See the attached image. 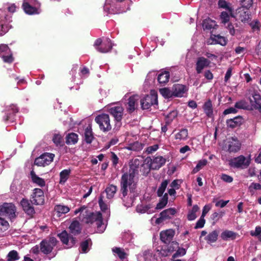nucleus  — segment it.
I'll use <instances>...</instances> for the list:
<instances>
[{"label":"nucleus","mask_w":261,"mask_h":261,"mask_svg":"<svg viewBox=\"0 0 261 261\" xmlns=\"http://www.w3.org/2000/svg\"><path fill=\"white\" fill-rule=\"evenodd\" d=\"M249 189L251 192L253 191V190H261V185L259 183L252 182L250 185Z\"/></svg>","instance_id":"obj_62"},{"label":"nucleus","mask_w":261,"mask_h":261,"mask_svg":"<svg viewBox=\"0 0 261 261\" xmlns=\"http://www.w3.org/2000/svg\"><path fill=\"white\" fill-rule=\"evenodd\" d=\"M139 100L138 95H133L128 98L125 106L126 111L129 114L133 113L137 109Z\"/></svg>","instance_id":"obj_15"},{"label":"nucleus","mask_w":261,"mask_h":261,"mask_svg":"<svg viewBox=\"0 0 261 261\" xmlns=\"http://www.w3.org/2000/svg\"><path fill=\"white\" fill-rule=\"evenodd\" d=\"M32 181L38 186L43 187L45 185V181L44 179L38 176L35 172L32 170L30 173Z\"/></svg>","instance_id":"obj_29"},{"label":"nucleus","mask_w":261,"mask_h":261,"mask_svg":"<svg viewBox=\"0 0 261 261\" xmlns=\"http://www.w3.org/2000/svg\"><path fill=\"white\" fill-rule=\"evenodd\" d=\"M175 234L173 229H169L160 232V239L165 244H169Z\"/></svg>","instance_id":"obj_18"},{"label":"nucleus","mask_w":261,"mask_h":261,"mask_svg":"<svg viewBox=\"0 0 261 261\" xmlns=\"http://www.w3.org/2000/svg\"><path fill=\"white\" fill-rule=\"evenodd\" d=\"M253 0H242L241 5L242 7L249 9L252 5Z\"/></svg>","instance_id":"obj_58"},{"label":"nucleus","mask_w":261,"mask_h":261,"mask_svg":"<svg viewBox=\"0 0 261 261\" xmlns=\"http://www.w3.org/2000/svg\"><path fill=\"white\" fill-rule=\"evenodd\" d=\"M19 259V256L18 255V253L14 250L10 251L7 256V261H15L18 260Z\"/></svg>","instance_id":"obj_48"},{"label":"nucleus","mask_w":261,"mask_h":261,"mask_svg":"<svg viewBox=\"0 0 261 261\" xmlns=\"http://www.w3.org/2000/svg\"><path fill=\"white\" fill-rule=\"evenodd\" d=\"M179 247L178 243L176 241H172L168 246L167 248L168 249L169 252L171 253L173 251L177 250V248Z\"/></svg>","instance_id":"obj_54"},{"label":"nucleus","mask_w":261,"mask_h":261,"mask_svg":"<svg viewBox=\"0 0 261 261\" xmlns=\"http://www.w3.org/2000/svg\"><path fill=\"white\" fill-rule=\"evenodd\" d=\"M94 137L92 132V127L89 125L85 129L84 140L87 144H91Z\"/></svg>","instance_id":"obj_26"},{"label":"nucleus","mask_w":261,"mask_h":261,"mask_svg":"<svg viewBox=\"0 0 261 261\" xmlns=\"http://www.w3.org/2000/svg\"><path fill=\"white\" fill-rule=\"evenodd\" d=\"M250 161L244 155H240L229 161V164L233 168H247L250 164Z\"/></svg>","instance_id":"obj_9"},{"label":"nucleus","mask_w":261,"mask_h":261,"mask_svg":"<svg viewBox=\"0 0 261 261\" xmlns=\"http://www.w3.org/2000/svg\"><path fill=\"white\" fill-rule=\"evenodd\" d=\"M218 6L220 8H224L228 10L231 16H234V13L232 8L228 5V4L225 1L219 0L218 1Z\"/></svg>","instance_id":"obj_44"},{"label":"nucleus","mask_w":261,"mask_h":261,"mask_svg":"<svg viewBox=\"0 0 261 261\" xmlns=\"http://www.w3.org/2000/svg\"><path fill=\"white\" fill-rule=\"evenodd\" d=\"M158 148L159 145L158 144H154L147 147L146 149V152L147 154H150L157 150Z\"/></svg>","instance_id":"obj_57"},{"label":"nucleus","mask_w":261,"mask_h":261,"mask_svg":"<svg viewBox=\"0 0 261 261\" xmlns=\"http://www.w3.org/2000/svg\"><path fill=\"white\" fill-rule=\"evenodd\" d=\"M55 154L51 153L45 152L37 158L34 164L38 166H45L50 164L53 161Z\"/></svg>","instance_id":"obj_11"},{"label":"nucleus","mask_w":261,"mask_h":261,"mask_svg":"<svg viewBox=\"0 0 261 261\" xmlns=\"http://www.w3.org/2000/svg\"><path fill=\"white\" fill-rule=\"evenodd\" d=\"M188 136V131L186 128L181 129L179 132L177 133L175 136V138L176 140H186Z\"/></svg>","instance_id":"obj_42"},{"label":"nucleus","mask_w":261,"mask_h":261,"mask_svg":"<svg viewBox=\"0 0 261 261\" xmlns=\"http://www.w3.org/2000/svg\"><path fill=\"white\" fill-rule=\"evenodd\" d=\"M235 108L238 109H247V107L245 101L241 100L235 103Z\"/></svg>","instance_id":"obj_61"},{"label":"nucleus","mask_w":261,"mask_h":261,"mask_svg":"<svg viewBox=\"0 0 261 261\" xmlns=\"http://www.w3.org/2000/svg\"><path fill=\"white\" fill-rule=\"evenodd\" d=\"M18 112V110L17 108L14 105H12L9 107H7L5 111V115L3 117V121L7 122L11 120L15 114Z\"/></svg>","instance_id":"obj_21"},{"label":"nucleus","mask_w":261,"mask_h":261,"mask_svg":"<svg viewBox=\"0 0 261 261\" xmlns=\"http://www.w3.org/2000/svg\"><path fill=\"white\" fill-rule=\"evenodd\" d=\"M92 244V241L91 239L89 238L81 243L80 248H81L83 253H87L88 250L89 244Z\"/></svg>","instance_id":"obj_46"},{"label":"nucleus","mask_w":261,"mask_h":261,"mask_svg":"<svg viewBox=\"0 0 261 261\" xmlns=\"http://www.w3.org/2000/svg\"><path fill=\"white\" fill-rule=\"evenodd\" d=\"M20 204L22 208L23 211L29 216L33 217L35 214V211L30 200L26 198H22L20 201Z\"/></svg>","instance_id":"obj_16"},{"label":"nucleus","mask_w":261,"mask_h":261,"mask_svg":"<svg viewBox=\"0 0 261 261\" xmlns=\"http://www.w3.org/2000/svg\"><path fill=\"white\" fill-rule=\"evenodd\" d=\"M112 251L114 253H116L121 259H123L126 257V253L119 247H114L112 248Z\"/></svg>","instance_id":"obj_50"},{"label":"nucleus","mask_w":261,"mask_h":261,"mask_svg":"<svg viewBox=\"0 0 261 261\" xmlns=\"http://www.w3.org/2000/svg\"><path fill=\"white\" fill-rule=\"evenodd\" d=\"M113 47V44L109 38H106L102 45L97 48V50L101 53H107L110 52Z\"/></svg>","instance_id":"obj_22"},{"label":"nucleus","mask_w":261,"mask_h":261,"mask_svg":"<svg viewBox=\"0 0 261 261\" xmlns=\"http://www.w3.org/2000/svg\"><path fill=\"white\" fill-rule=\"evenodd\" d=\"M203 111L208 118L213 117V109L212 101L210 99L205 101L203 106Z\"/></svg>","instance_id":"obj_25"},{"label":"nucleus","mask_w":261,"mask_h":261,"mask_svg":"<svg viewBox=\"0 0 261 261\" xmlns=\"http://www.w3.org/2000/svg\"><path fill=\"white\" fill-rule=\"evenodd\" d=\"M221 179L223 181L228 183H230L233 181L232 177L226 174H222Z\"/></svg>","instance_id":"obj_59"},{"label":"nucleus","mask_w":261,"mask_h":261,"mask_svg":"<svg viewBox=\"0 0 261 261\" xmlns=\"http://www.w3.org/2000/svg\"><path fill=\"white\" fill-rule=\"evenodd\" d=\"M22 8L24 12L29 15L38 13V10L36 7L32 6L29 3L24 2L22 4Z\"/></svg>","instance_id":"obj_32"},{"label":"nucleus","mask_w":261,"mask_h":261,"mask_svg":"<svg viewBox=\"0 0 261 261\" xmlns=\"http://www.w3.org/2000/svg\"><path fill=\"white\" fill-rule=\"evenodd\" d=\"M16 207L12 203L5 202L0 205V216H5L12 219L15 217Z\"/></svg>","instance_id":"obj_5"},{"label":"nucleus","mask_w":261,"mask_h":261,"mask_svg":"<svg viewBox=\"0 0 261 261\" xmlns=\"http://www.w3.org/2000/svg\"><path fill=\"white\" fill-rule=\"evenodd\" d=\"M228 151L230 152H236L240 149V143L239 141L233 138H231L228 141Z\"/></svg>","instance_id":"obj_23"},{"label":"nucleus","mask_w":261,"mask_h":261,"mask_svg":"<svg viewBox=\"0 0 261 261\" xmlns=\"http://www.w3.org/2000/svg\"><path fill=\"white\" fill-rule=\"evenodd\" d=\"M9 224L7 221L0 217V231L4 232L9 228Z\"/></svg>","instance_id":"obj_52"},{"label":"nucleus","mask_w":261,"mask_h":261,"mask_svg":"<svg viewBox=\"0 0 261 261\" xmlns=\"http://www.w3.org/2000/svg\"><path fill=\"white\" fill-rule=\"evenodd\" d=\"M224 215V212H220L219 213L215 212L211 216V219L213 221V224H215L219 219L221 218Z\"/></svg>","instance_id":"obj_51"},{"label":"nucleus","mask_w":261,"mask_h":261,"mask_svg":"<svg viewBox=\"0 0 261 261\" xmlns=\"http://www.w3.org/2000/svg\"><path fill=\"white\" fill-rule=\"evenodd\" d=\"M0 57L8 64H11L14 60L11 49L5 44H0Z\"/></svg>","instance_id":"obj_6"},{"label":"nucleus","mask_w":261,"mask_h":261,"mask_svg":"<svg viewBox=\"0 0 261 261\" xmlns=\"http://www.w3.org/2000/svg\"><path fill=\"white\" fill-rule=\"evenodd\" d=\"M123 108L121 106H116L109 109V113L114 117L116 121V126L119 128L121 126Z\"/></svg>","instance_id":"obj_12"},{"label":"nucleus","mask_w":261,"mask_h":261,"mask_svg":"<svg viewBox=\"0 0 261 261\" xmlns=\"http://www.w3.org/2000/svg\"><path fill=\"white\" fill-rule=\"evenodd\" d=\"M249 99L252 109L258 110L261 113V95L257 92L253 91Z\"/></svg>","instance_id":"obj_14"},{"label":"nucleus","mask_w":261,"mask_h":261,"mask_svg":"<svg viewBox=\"0 0 261 261\" xmlns=\"http://www.w3.org/2000/svg\"><path fill=\"white\" fill-rule=\"evenodd\" d=\"M205 223V220L204 218L200 217L199 219L197 221L194 227L195 229L201 228L204 227Z\"/></svg>","instance_id":"obj_56"},{"label":"nucleus","mask_w":261,"mask_h":261,"mask_svg":"<svg viewBox=\"0 0 261 261\" xmlns=\"http://www.w3.org/2000/svg\"><path fill=\"white\" fill-rule=\"evenodd\" d=\"M117 190V187L114 185H110L107 187L105 190L107 198L110 199L113 198Z\"/></svg>","instance_id":"obj_33"},{"label":"nucleus","mask_w":261,"mask_h":261,"mask_svg":"<svg viewBox=\"0 0 261 261\" xmlns=\"http://www.w3.org/2000/svg\"><path fill=\"white\" fill-rule=\"evenodd\" d=\"M79 218L81 222L87 224H93L95 222L98 229L103 224L102 216L100 212L94 213L85 211L82 215H80Z\"/></svg>","instance_id":"obj_2"},{"label":"nucleus","mask_w":261,"mask_h":261,"mask_svg":"<svg viewBox=\"0 0 261 261\" xmlns=\"http://www.w3.org/2000/svg\"><path fill=\"white\" fill-rule=\"evenodd\" d=\"M211 62L207 59L201 57L197 59L196 63V70L198 74L202 72V70L210 65Z\"/></svg>","instance_id":"obj_19"},{"label":"nucleus","mask_w":261,"mask_h":261,"mask_svg":"<svg viewBox=\"0 0 261 261\" xmlns=\"http://www.w3.org/2000/svg\"><path fill=\"white\" fill-rule=\"evenodd\" d=\"M58 237L60 239L63 244L68 245L69 240V234L66 230H63L62 232L58 234Z\"/></svg>","instance_id":"obj_43"},{"label":"nucleus","mask_w":261,"mask_h":261,"mask_svg":"<svg viewBox=\"0 0 261 261\" xmlns=\"http://www.w3.org/2000/svg\"><path fill=\"white\" fill-rule=\"evenodd\" d=\"M238 233L233 231L225 230L221 233L220 237L224 241L234 240L236 239Z\"/></svg>","instance_id":"obj_24"},{"label":"nucleus","mask_w":261,"mask_h":261,"mask_svg":"<svg viewBox=\"0 0 261 261\" xmlns=\"http://www.w3.org/2000/svg\"><path fill=\"white\" fill-rule=\"evenodd\" d=\"M176 213V210L173 208H169L164 210L160 214V215H162L165 220L169 219L171 217L174 215Z\"/></svg>","instance_id":"obj_36"},{"label":"nucleus","mask_w":261,"mask_h":261,"mask_svg":"<svg viewBox=\"0 0 261 261\" xmlns=\"http://www.w3.org/2000/svg\"><path fill=\"white\" fill-rule=\"evenodd\" d=\"M147 158L149 160L148 161L149 166H150L149 172L151 169L159 170L163 166L166 162V159L162 156L154 157L153 159H151L150 158Z\"/></svg>","instance_id":"obj_13"},{"label":"nucleus","mask_w":261,"mask_h":261,"mask_svg":"<svg viewBox=\"0 0 261 261\" xmlns=\"http://www.w3.org/2000/svg\"><path fill=\"white\" fill-rule=\"evenodd\" d=\"M207 164V161L206 159H202L199 160L196 165L198 168L201 170L203 167L206 166Z\"/></svg>","instance_id":"obj_64"},{"label":"nucleus","mask_w":261,"mask_h":261,"mask_svg":"<svg viewBox=\"0 0 261 261\" xmlns=\"http://www.w3.org/2000/svg\"><path fill=\"white\" fill-rule=\"evenodd\" d=\"M157 252H159L158 254L161 255L163 257H166L170 254L167 248L165 249L162 248L161 250L158 249Z\"/></svg>","instance_id":"obj_60"},{"label":"nucleus","mask_w":261,"mask_h":261,"mask_svg":"<svg viewBox=\"0 0 261 261\" xmlns=\"http://www.w3.org/2000/svg\"><path fill=\"white\" fill-rule=\"evenodd\" d=\"M219 231L217 230H214L210 232L204 238L205 240L208 244L215 243L218 238Z\"/></svg>","instance_id":"obj_28"},{"label":"nucleus","mask_w":261,"mask_h":261,"mask_svg":"<svg viewBox=\"0 0 261 261\" xmlns=\"http://www.w3.org/2000/svg\"><path fill=\"white\" fill-rule=\"evenodd\" d=\"M95 122L99 125L100 130L104 132H108L112 128L109 115L101 114L95 118Z\"/></svg>","instance_id":"obj_4"},{"label":"nucleus","mask_w":261,"mask_h":261,"mask_svg":"<svg viewBox=\"0 0 261 261\" xmlns=\"http://www.w3.org/2000/svg\"><path fill=\"white\" fill-rule=\"evenodd\" d=\"M211 38L213 41H215L216 44H219L222 46H225L227 44L226 39L220 35H214L213 36L211 37Z\"/></svg>","instance_id":"obj_39"},{"label":"nucleus","mask_w":261,"mask_h":261,"mask_svg":"<svg viewBox=\"0 0 261 261\" xmlns=\"http://www.w3.org/2000/svg\"><path fill=\"white\" fill-rule=\"evenodd\" d=\"M230 16H231V15L229 12H222L220 15V19L221 20V23L226 25L227 23L229 22Z\"/></svg>","instance_id":"obj_45"},{"label":"nucleus","mask_w":261,"mask_h":261,"mask_svg":"<svg viewBox=\"0 0 261 261\" xmlns=\"http://www.w3.org/2000/svg\"><path fill=\"white\" fill-rule=\"evenodd\" d=\"M71 172L70 169H64L60 173V183L64 184L69 178Z\"/></svg>","instance_id":"obj_40"},{"label":"nucleus","mask_w":261,"mask_h":261,"mask_svg":"<svg viewBox=\"0 0 261 261\" xmlns=\"http://www.w3.org/2000/svg\"><path fill=\"white\" fill-rule=\"evenodd\" d=\"M169 72L165 71L159 74L158 77V81L159 83L165 84L169 81Z\"/></svg>","instance_id":"obj_35"},{"label":"nucleus","mask_w":261,"mask_h":261,"mask_svg":"<svg viewBox=\"0 0 261 261\" xmlns=\"http://www.w3.org/2000/svg\"><path fill=\"white\" fill-rule=\"evenodd\" d=\"M243 122L244 119L243 117L241 116H238L234 117L233 118L227 119L226 121V123L227 127L234 128L240 126L243 124Z\"/></svg>","instance_id":"obj_20"},{"label":"nucleus","mask_w":261,"mask_h":261,"mask_svg":"<svg viewBox=\"0 0 261 261\" xmlns=\"http://www.w3.org/2000/svg\"><path fill=\"white\" fill-rule=\"evenodd\" d=\"M157 94L147 95L140 100L141 108L143 110L149 109L152 106L158 105Z\"/></svg>","instance_id":"obj_8"},{"label":"nucleus","mask_w":261,"mask_h":261,"mask_svg":"<svg viewBox=\"0 0 261 261\" xmlns=\"http://www.w3.org/2000/svg\"><path fill=\"white\" fill-rule=\"evenodd\" d=\"M58 241L55 237H51L48 239H43L40 243V251L45 255L50 254L57 245Z\"/></svg>","instance_id":"obj_3"},{"label":"nucleus","mask_w":261,"mask_h":261,"mask_svg":"<svg viewBox=\"0 0 261 261\" xmlns=\"http://www.w3.org/2000/svg\"><path fill=\"white\" fill-rule=\"evenodd\" d=\"M149 160L148 158L145 160L133 159L129 163L128 172L122 174L120 179V192L125 207L132 206L136 196L137 182L135 181V177L141 175L146 176L150 172Z\"/></svg>","instance_id":"obj_1"},{"label":"nucleus","mask_w":261,"mask_h":261,"mask_svg":"<svg viewBox=\"0 0 261 261\" xmlns=\"http://www.w3.org/2000/svg\"><path fill=\"white\" fill-rule=\"evenodd\" d=\"M177 110H173L168 114L165 117V123L170 124L173 120L177 116Z\"/></svg>","instance_id":"obj_38"},{"label":"nucleus","mask_w":261,"mask_h":261,"mask_svg":"<svg viewBox=\"0 0 261 261\" xmlns=\"http://www.w3.org/2000/svg\"><path fill=\"white\" fill-rule=\"evenodd\" d=\"M215 26H217L215 21L209 18L205 19L202 22V27L204 30H210L212 28H214Z\"/></svg>","instance_id":"obj_34"},{"label":"nucleus","mask_w":261,"mask_h":261,"mask_svg":"<svg viewBox=\"0 0 261 261\" xmlns=\"http://www.w3.org/2000/svg\"><path fill=\"white\" fill-rule=\"evenodd\" d=\"M98 204L101 211L105 212L108 210V205L103 201L102 196H100L99 198Z\"/></svg>","instance_id":"obj_55"},{"label":"nucleus","mask_w":261,"mask_h":261,"mask_svg":"<svg viewBox=\"0 0 261 261\" xmlns=\"http://www.w3.org/2000/svg\"><path fill=\"white\" fill-rule=\"evenodd\" d=\"M168 199V196L167 193H165L163 197L160 200L157 204L155 208L157 210H161L167 204Z\"/></svg>","instance_id":"obj_41"},{"label":"nucleus","mask_w":261,"mask_h":261,"mask_svg":"<svg viewBox=\"0 0 261 261\" xmlns=\"http://www.w3.org/2000/svg\"><path fill=\"white\" fill-rule=\"evenodd\" d=\"M168 184V181L167 180H164L162 182L156 192L158 197H162L163 196Z\"/></svg>","instance_id":"obj_47"},{"label":"nucleus","mask_w":261,"mask_h":261,"mask_svg":"<svg viewBox=\"0 0 261 261\" xmlns=\"http://www.w3.org/2000/svg\"><path fill=\"white\" fill-rule=\"evenodd\" d=\"M172 89L174 97H182L188 90L186 86L179 84H174Z\"/></svg>","instance_id":"obj_17"},{"label":"nucleus","mask_w":261,"mask_h":261,"mask_svg":"<svg viewBox=\"0 0 261 261\" xmlns=\"http://www.w3.org/2000/svg\"><path fill=\"white\" fill-rule=\"evenodd\" d=\"M55 211L57 213L58 217H61L62 214H65L70 211V208L66 205L57 204L54 208Z\"/></svg>","instance_id":"obj_31"},{"label":"nucleus","mask_w":261,"mask_h":261,"mask_svg":"<svg viewBox=\"0 0 261 261\" xmlns=\"http://www.w3.org/2000/svg\"><path fill=\"white\" fill-rule=\"evenodd\" d=\"M261 234V227L257 226L255 227V231L251 230L250 231V235L253 237H257Z\"/></svg>","instance_id":"obj_63"},{"label":"nucleus","mask_w":261,"mask_h":261,"mask_svg":"<svg viewBox=\"0 0 261 261\" xmlns=\"http://www.w3.org/2000/svg\"><path fill=\"white\" fill-rule=\"evenodd\" d=\"M79 140V136L74 133H69L66 136V143L67 145H74Z\"/></svg>","instance_id":"obj_30"},{"label":"nucleus","mask_w":261,"mask_h":261,"mask_svg":"<svg viewBox=\"0 0 261 261\" xmlns=\"http://www.w3.org/2000/svg\"><path fill=\"white\" fill-rule=\"evenodd\" d=\"M70 232L74 236L79 234L81 232L80 224L77 221H73L69 227Z\"/></svg>","instance_id":"obj_27"},{"label":"nucleus","mask_w":261,"mask_h":261,"mask_svg":"<svg viewBox=\"0 0 261 261\" xmlns=\"http://www.w3.org/2000/svg\"><path fill=\"white\" fill-rule=\"evenodd\" d=\"M160 94L165 98H170L174 97L172 89H170L169 88H163L160 89Z\"/></svg>","instance_id":"obj_37"},{"label":"nucleus","mask_w":261,"mask_h":261,"mask_svg":"<svg viewBox=\"0 0 261 261\" xmlns=\"http://www.w3.org/2000/svg\"><path fill=\"white\" fill-rule=\"evenodd\" d=\"M30 201L32 204L36 205H43L45 201L43 191L39 188H35L30 196Z\"/></svg>","instance_id":"obj_7"},{"label":"nucleus","mask_w":261,"mask_h":261,"mask_svg":"<svg viewBox=\"0 0 261 261\" xmlns=\"http://www.w3.org/2000/svg\"><path fill=\"white\" fill-rule=\"evenodd\" d=\"M186 253V250L183 248H177L176 252L172 255L173 258H175L179 256H182Z\"/></svg>","instance_id":"obj_53"},{"label":"nucleus","mask_w":261,"mask_h":261,"mask_svg":"<svg viewBox=\"0 0 261 261\" xmlns=\"http://www.w3.org/2000/svg\"><path fill=\"white\" fill-rule=\"evenodd\" d=\"M250 16L249 9L242 6L236 10V12L234 13V16L231 17L240 20L243 22H246L250 19Z\"/></svg>","instance_id":"obj_10"},{"label":"nucleus","mask_w":261,"mask_h":261,"mask_svg":"<svg viewBox=\"0 0 261 261\" xmlns=\"http://www.w3.org/2000/svg\"><path fill=\"white\" fill-rule=\"evenodd\" d=\"M52 140L56 146H63L64 144L62 137L60 135H54Z\"/></svg>","instance_id":"obj_49"}]
</instances>
